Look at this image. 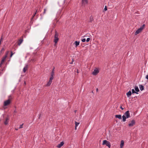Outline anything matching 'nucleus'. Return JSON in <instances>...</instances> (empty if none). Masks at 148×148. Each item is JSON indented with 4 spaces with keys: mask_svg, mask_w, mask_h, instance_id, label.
<instances>
[{
    "mask_svg": "<svg viewBox=\"0 0 148 148\" xmlns=\"http://www.w3.org/2000/svg\"><path fill=\"white\" fill-rule=\"evenodd\" d=\"M9 121V119L8 117L6 118L5 121L4 122V123L5 125H7L8 124Z\"/></svg>",
    "mask_w": 148,
    "mask_h": 148,
    "instance_id": "f8f14e48",
    "label": "nucleus"
},
{
    "mask_svg": "<svg viewBox=\"0 0 148 148\" xmlns=\"http://www.w3.org/2000/svg\"><path fill=\"white\" fill-rule=\"evenodd\" d=\"M3 64V63H1H1H0V67H1V66H2V64Z\"/></svg>",
    "mask_w": 148,
    "mask_h": 148,
    "instance_id": "58836bf2",
    "label": "nucleus"
},
{
    "mask_svg": "<svg viewBox=\"0 0 148 148\" xmlns=\"http://www.w3.org/2000/svg\"><path fill=\"white\" fill-rule=\"evenodd\" d=\"M99 72V71L97 69H95L92 72V74L94 75H96Z\"/></svg>",
    "mask_w": 148,
    "mask_h": 148,
    "instance_id": "0eeeda50",
    "label": "nucleus"
},
{
    "mask_svg": "<svg viewBox=\"0 0 148 148\" xmlns=\"http://www.w3.org/2000/svg\"><path fill=\"white\" fill-rule=\"evenodd\" d=\"M130 116L129 110L126 111L122 116V121L124 122L126 121V119L130 117Z\"/></svg>",
    "mask_w": 148,
    "mask_h": 148,
    "instance_id": "f257e3e1",
    "label": "nucleus"
},
{
    "mask_svg": "<svg viewBox=\"0 0 148 148\" xmlns=\"http://www.w3.org/2000/svg\"><path fill=\"white\" fill-rule=\"evenodd\" d=\"M53 79L52 77H50L49 81L47 82L46 86H49L51 84L52 80Z\"/></svg>",
    "mask_w": 148,
    "mask_h": 148,
    "instance_id": "423d86ee",
    "label": "nucleus"
},
{
    "mask_svg": "<svg viewBox=\"0 0 148 148\" xmlns=\"http://www.w3.org/2000/svg\"><path fill=\"white\" fill-rule=\"evenodd\" d=\"M64 142L63 141H62V142H60V144H59L57 146V147L59 148H60L64 145Z\"/></svg>",
    "mask_w": 148,
    "mask_h": 148,
    "instance_id": "9b49d317",
    "label": "nucleus"
},
{
    "mask_svg": "<svg viewBox=\"0 0 148 148\" xmlns=\"http://www.w3.org/2000/svg\"><path fill=\"white\" fill-rule=\"evenodd\" d=\"M139 87L140 90L142 91L144 89V87L142 85H139Z\"/></svg>",
    "mask_w": 148,
    "mask_h": 148,
    "instance_id": "f3484780",
    "label": "nucleus"
},
{
    "mask_svg": "<svg viewBox=\"0 0 148 148\" xmlns=\"http://www.w3.org/2000/svg\"><path fill=\"white\" fill-rule=\"evenodd\" d=\"M11 103V101L10 99H8V100L4 101V106H8Z\"/></svg>",
    "mask_w": 148,
    "mask_h": 148,
    "instance_id": "20e7f679",
    "label": "nucleus"
},
{
    "mask_svg": "<svg viewBox=\"0 0 148 148\" xmlns=\"http://www.w3.org/2000/svg\"><path fill=\"white\" fill-rule=\"evenodd\" d=\"M54 69H55V67H53V69H52V72H54Z\"/></svg>",
    "mask_w": 148,
    "mask_h": 148,
    "instance_id": "4c0bfd02",
    "label": "nucleus"
},
{
    "mask_svg": "<svg viewBox=\"0 0 148 148\" xmlns=\"http://www.w3.org/2000/svg\"><path fill=\"white\" fill-rule=\"evenodd\" d=\"M127 97H130L132 95V92L130 90L126 93Z\"/></svg>",
    "mask_w": 148,
    "mask_h": 148,
    "instance_id": "2eb2a0df",
    "label": "nucleus"
},
{
    "mask_svg": "<svg viewBox=\"0 0 148 148\" xmlns=\"http://www.w3.org/2000/svg\"><path fill=\"white\" fill-rule=\"evenodd\" d=\"M75 127H77L79 124V123H78L76 121L75 122Z\"/></svg>",
    "mask_w": 148,
    "mask_h": 148,
    "instance_id": "a878e982",
    "label": "nucleus"
},
{
    "mask_svg": "<svg viewBox=\"0 0 148 148\" xmlns=\"http://www.w3.org/2000/svg\"><path fill=\"white\" fill-rule=\"evenodd\" d=\"M6 58H7L6 56H4V57H3L2 58V60H1V62L3 63H4V61H5V59Z\"/></svg>",
    "mask_w": 148,
    "mask_h": 148,
    "instance_id": "a211bd4d",
    "label": "nucleus"
},
{
    "mask_svg": "<svg viewBox=\"0 0 148 148\" xmlns=\"http://www.w3.org/2000/svg\"><path fill=\"white\" fill-rule=\"evenodd\" d=\"M28 65H26L25 66L23 70V71L24 73H25L27 70L28 69Z\"/></svg>",
    "mask_w": 148,
    "mask_h": 148,
    "instance_id": "aec40b11",
    "label": "nucleus"
},
{
    "mask_svg": "<svg viewBox=\"0 0 148 148\" xmlns=\"http://www.w3.org/2000/svg\"><path fill=\"white\" fill-rule=\"evenodd\" d=\"M33 21H34V18H33V17H32L31 18V19L30 23H32L33 22Z\"/></svg>",
    "mask_w": 148,
    "mask_h": 148,
    "instance_id": "bb28decb",
    "label": "nucleus"
},
{
    "mask_svg": "<svg viewBox=\"0 0 148 148\" xmlns=\"http://www.w3.org/2000/svg\"><path fill=\"white\" fill-rule=\"evenodd\" d=\"M24 83L25 84L26 83H25V82Z\"/></svg>",
    "mask_w": 148,
    "mask_h": 148,
    "instance_id": "864d4df0",
    "label": "nucleus"
},
{
    "mask_svg": "<svg viewBox=\"0 0 148 148\" xmlns=\"http://www.w3.org/2000/svg\"><path fill=\"white\" fill-rule=\"evenodd\" d=\"M104 11H106L107 10V8L106 6H105V8H104Z\"/></svg>",
    "mask_w": 148,
    "mask_h": 148,
    "instance_id": "2f4dec72",
    "label": "nucleus"
},
{
    "mask_svg": "<svg viewBox=\"0 0 148 148\" xmlns=\"http://www.w3.org/2000/svg\"><path fill=\"white\" fill-rule=\"evenodd\" d=\"M23 124H22L21 125H20V126L19 127V129H21V128H23Z\"/></svg>",
    "mask_w": 148,
    "mask_h": 148,
    "instance_id": "7c9ffc66",
    "label": "nucleus"
},
{
    "mask_svg": "<svg viewBox=\"0 0 148 148\" xmlns=\"http://www.w3.org/2000/svg\"><path fill=\"white\" fill-rule=\"evenodd\" d=\"M134 89L135 91L137 92L140 91L139 90L137 86H135L134 87Z\"/></svg>",
    "mask_w": 148,
    "mask_h": 148,
    "instance_id": "412c9836",
    "label": "nucleus"
},
{
    "mask_svg": "<svg viewBox=\"0 0 148 148\" xmlns=\"http://www.w3.org/2000/svg\"><path fill=\"white\" fill-rule=\"evenodd\" d=\"M132 94H134V93H136V94H138V92H136L135 90H134V89H132Z\"/></svg>",
    "mask_w": 148,
    "mask_h": 148,
    "instance_id": "5701e85b",
    "label": "nucleus"
},
{
    "mask_svg": "<svg viewBox=\"0 0 148 148\" xmlns=\"http://www.w3.org/2000/svg\"><path fill=\"white\" fill-rule=\"evenodd\" d=\"M120 108H121V109L122 110H123L124 109V108H123L122 107V106H121L120 107Z\"/></svg>",
    "mask_w": 148,
    "mask_h": 148,
    "instance_id": "f704fd0d",
    "label": "nucleus"
},
{
    "mask_svg": "<svg viewBox=\"0 0 148 148\" xmlns=\"http://www.w3.org/2000/svg\"><path fill=\"white\" fill-rule=\"evenodd\" d=\"M13 52L12 51H11V54L10 55V57H12V55H13Z\"/></svg>",
    "mask_w": 148,
    "mask_h": 148,
    "instance_id": "72a5a7b5",
    "label": "nucleus"
},
{
    "mask_svg": "<svg viewBox=\"0 0 148 148\" xmlns=\"http://www.w3.org/2000/svg\"><path fill=\"white\" fill-rule=\"evenodd\" d=\"M36 15V13H34V15H33L32 17H33V18H34V17Z\"/></svg>",
    "mask_w": 148,
    "mask_h": 148,
    "instance_id": "a19ab883",
    "label": "nucleus"
},
{
    "mask_svg": "<svg viewBox=\"0 0 148 148\" xmlns=\"http://www.w3.org/2000/svg\"><path fill=\"white\" fill-rule=\"evenodd\" d=\"M9 53V51H6L5 54V55L4 56H7H7H8V54Z\"/></svg>",
    "mask_w": 148,
    "mask_h": 148,
    "instance_id": "c85d7f7f",
    "label": "nucleus"
},
{
    "mask_svg": "<svg viewBox=\"0 0 148 148\" xmlns=\"http://www.w3.org/2000/svg\"><path fill=\"white\" fill-rule=\"evenodd\" d=\"M96 91L97 92L98 91V88H96Z\"/></svg>",
    "mask_w": 148,
    "mask_h": 148,
    "instance_id": "37998d69",
    "label": "nucleus"
},
{
    "mask_svg": "<svg viewBox=\"0 0 148 148\" xmlns=\"http://www.w3.org/2000/svg\"><path fill=\"white\" fill-rule=\"evenodd\" d=\"M54 72H52L51 71V76L50 77H52V78L53 79V76L54 75Z\"/></svg>",
    "mask_w": 148,
    "mask_h": 148,
    "instance_id": "4be33fe9",
    "label": "nucleus"
},
{
    "mask_svg": "<svg viewBox=\"0 0 148 148\" xmlns=\"http://www.w3.org/2000/svg\"><path fill=\"white\" fill-rule=\"evenodd\" d=\"M1 41H0V45L1 44Z\"/></svg>",
    "mask_w": 148,
    "mask_h": 148,
    "instance_id": "3c124183",
    "label": "nucleus"
},
{
    "mask_svg": "<svg viewBox=\"0 0 148 148\" xmlns=\"http://www.w3.org/2000/svg\"><path fill=\"white\" fill-rule=\"evenodd\" d=\"M102 145H106V146H107L109 148H110L111 147L110 143L109 142L107 141L106 140H104L103 141Z\"/></svg>",
    "mask_w": 148,
    "mask_h": 148,
    "instance_id": "7ed1b4c3",
    "label": "nucleus"
},
{
    "mask_svg": "<svg viewBox=\"0 0 148 148\" xmlns=\"http://www.w3.org/2000/svg\"><path fill=\"white\" fill-rule=\"evenodd\" d=\"M2 40V37H1V38L0 39V41H1H1Z\"/></svg>",
    "mask_w": 148,
    "mask_h": 148,
    "instance_id": "49530a36",
    "label": "nucleus"
},
{
    "mask_svg": "<svg viewBox=\"0 0 148 148\" xmlns=\"http://www.w3.org/2000/svg\"><path fill=\"white\" fill-rule=\"evenodd\" d=\"M23 36H22L21 38L20 39H19L17 41L18 45L19 46L21 44V43L23 42Z\"/></svg>",
    "mask_w": 148,
    "mask_h": 148,
    "instance_id": "6e6552de",
    "label": "nucleus"
},
{
    "mask_svg": "<svg viewBox=\"0 0 148 148\" xmlns=\"http://www.w3.org/2000/svg\"><path fill=\"white\" fill-rule=\"evenodd\" d=\"M88 0H82V5H85L86 4H88Z\"/></svg>",
    "mask_w": 148,
    "mask_h": 148,
    "instance_id": "9d476101",
    "label": "nucleus"
},
{
    "mask_svg": "<svg viewBox=\"0 0 148 148\" xmlns=\"http://www.w3.org/2000/svg\"><path fill=\"white\" fill-rule=\"evenodd\" d=\"M90 38H88L86 40V42H89L90 40Z\"/></svg>",
    "mask_w": 148,
    "mask_h": 148,
    "instance_id": "c756f323",
    "label": "nucleus"
},
{
    "mask_svg": "<svg viewBox=\"0 0 148 148\" xmlns=\"http://www.w3.org/2000/svg\"><path fill=\"white\" fill-rule=\"evenodd\" d=\"M74 44L75 45V47H77L79 45V41H75L74 42Z\"/></svg>",
    "mask_w": 148,
    "mask_h": 148,
    "instance_id": "6ab92c4d",
    "label": "nucleus"
},
{
    "mask_svg": "<svg viewBox=\"0 0 148 148\" xmlns=\"http://www.w3.org/2000/svg\"><path fill=\"white\" fill-rule=\"evenodd\" d=\"M75 130H76V129H77V127H75Z\"/></svg>",
    "mask_w": 148,
    "mask_h": 148,
    "instance_id": "09e8293b",
    "label": "nucleus"
},
{
    "mask_svg": "<svg viewBox=\"0 0 148 148\" xmlns=\"http://www.w3.org/2000/svg\"><path fill=\"white\" fill-rule=\"evenodd\" d=\"M41 114H40V115H39V118H38V119H40V116H41Z\"/></svg>",
    "mask_w": 148,
    "mask_h": 148,
    "instance_id": "a18cd8bd",
    "label": "nucleus"
},
{
    "mask_svg": "<svg viewBox=\"0 0 148 148\" xmlns=\"http://www.w3.org/2000/svg\"><path fill=\"white\" fill-rule=\"evenodd\" d=\"M45 12H46V9H44V12H43V14H45Z\"/></svg>",
    "mask_w": 148,
    "mask_h": 148,
    "instance_id": "e433bc0d",
    "label": "nucleus"
},
{
    "mask_svg": "<svg viewBox=\"0 0 148 148\" xmlns=\"http://www.w3.org/2000/svg\"><path fill=\"white\" fill-rule=\"evenodd\" d=\"M86 41V39L85 38H84L82 40V41L83 42H85Z\"/></svg>",
    "mask_w": 148,
    "mask_h": 148,
    "instance_id": "473e14b6",
    "label": "nucleus"
},
{
    "mask_svg": "<svg viewBox=\"0 0 148 148\" xmlns=\"http://www.w3.org/2000/svg\"><path fill=\"white\" fill-rule=\"evenodd\" d=\"M73 59L72 60V62L70 63V64H73Z\"/></svg>",
    "mask_w": 148,
    "mask_h": 148,
    "instance_id": "79ce46f5",
    "label": "nucleus"
},
{
    "mask_svg": "<svg viewBox=\"0 0 148 148\" xmlns=\"http://www.w3.org/2000/svg\"><path fill=\"white\" fill-rule=\"evenodd\" d=\"M124 142L123 140H122L121 142V144L120 145V148H122L124 146Z\"/></svg>",
    "mask_w": 148,
    "mask_h": 148,
    "instance_id": "4468645a",
    "label": "nucleus"
},
{
    "mask_svg": "<svg viewBox=\"0 0 148 148\" xmlns=\"http://www.w3.org/2000/svg\"><path fill=\"white\" fill-rule=\"evenodd\" d=\"M94 20L92 16H91L89 18V21H88V23H92V21Z\"/></svg>",
    "mask_w": 148,
    "mask_h": 148,
    "instance_id": "dca6fc26",
    "label": "nucleus"
},
{
    "mask_svg": "<svg viewBox=\"0 0 148 148\" xmlns=\"http://www.w3.org/2000/svg\"><path fill=\"white\" fill-rule=\"evenodd\" d=\"M145 78L148 80V74L146 76Z\"/></svg>",
    "mask_w": 148,
    "mask_h": 148,
    "instance_id": "c9c22d12",
    "label": "nucleus"
},
{
    "mask_svg": "<svg viewBox=\"0 0 148 148\" xmlns=\"http://www.w3.org/2000/svg\"><path fill=\"white\" fill-rule=\"evenodd\" d=\"M58 34L56 31H55V34L54 36V39L53 42H54V45L56 46V44L58 42L59 40V38H58Z\"/></svg>",
    "mask_w": 148,
    "mask_h": 148,
    "instance_id": "f03ea898",
    "label": "nucleus"
},
{
    "mask_svg": "<svg viewBox=\"0 0 148 148\" xmlns=\"http://www.w3.org/2000/svg\"><path fill=\"white\" fill-rule=\"evenodd\" d=\"M145 26V24H143L140 28H141L142 30H143Z\"/></svg>",
    "mask_w": 148,
    "mask_h": 148,
    "instance_id": "393cba45",
    "label": "nucleus"
},
{
    "mask_svg": "<svg viewBox=\"0 0 148 148\" xmlns=\"http://www.w3.org/2000/svg\"><path fill=\"white\" fill-rule=\"evenodd\" d=\"M31 60L33 61V62H34V61H35L36 60H35V59H32Z\"/></svg>",
    "mask_w": 148,
    "mask_h": 148,
    "instance_id": "ea45409f",
    "label": "nucleus"
},
{
    "mask_svg": "<svg viewBox=\"0 0 148 148\" xmlns=\"http://www.w3.org/2000/svg\"><path fill=\"white\" fill-rule=\"evenodd\" d=\"M77 73H79V72H78V70H77Z\"/></svg>",
    "mask_w": 148,
    "mask_h": 148,
    "instance_id": "8fccbe9b",
    "label": "nucleus"
},
{
    "mask_svg": "<svg viewBox=\"0 0 148 148\" xmlns=\"http://www.w3.org/2000/svg\"><path fill=\"white\" fill-rule=\"evenodd\" d=\"M145 26V24H143L140 28H141L142 30H143Z\"/></svg>",
    "mask_w": 148,
    "mask_h": 148,
    "instance_id": "b1692460",
    "label": "nucleus"
},
{
    "mask_svg": "<svg viewBox=\"0 0 148 148\" xmlns=\"http://www.w3.org/2000/svg\"><path fill=\"white\" fill-rule=\"evenodd\" d=\"M143 30L140 28H138L135 32V35H136L141 32Z\"/></svg>",
    "mask_w": 148,
    "mask_h": 148,
    "instance_id": "1a4fd4ad",
    "label": "nucleus"
},
{
    "mask_svg": "<svg viewBox=\"0 0 148 148\" xmlns=\"http://www.w3.org/2000/svg\"><path fill=\"white\" fill-rule=\"evenodd\" d=\"M12 99V95H10L8 97V99H10V101Z\"/></svg>",
    "mask_w": 148,
    "mask_h": 148,
    "instance_id": "cd10ccee",
    "label": "nucleus"
},
{
    "mask_svg": "<svg viewBox=\"0 0 148 148\" xmlns=\"http://www.w3.org/2000/svg\"><path fill=\"white\" fill-rule=\"evenodd\" d=\"M115 116V117L116 118H118L119 119H122L121 115V114L116 115Z\"/></svg>",
    "mask_w": 148,
    "mask_h": 148,
    "instance_id": "ddd939ff",
    "label": "nucleus"
},
{
    "mask_svg": "<svg viewBox=\"0 0 148 148\" xmlns=\"http://www.w3.org/2000/svg\"><path fill=\"white\" fill-rule=\"evenodd\" d=\"M16 129V130H18V129Z\"/></svg>",
    "mask_w": 148,
    "mask_h": 148,
    "instance_id": "603ef678",
    "label": "nucleus"
},
{
    "mask_svg": "<svg viewBox=\"0 0 148 148\" xmlns=\"http://www.w3.org/2000/svg\"><path fill=\"white\" fill-rule=\"evenodd\" d=\"M14 112H15V113H16V112H17L16 110V109H15V110H14Z\"/></svg>",
    "mask_w": 148,
    "mask_h": 148,
    "instance_id": "c03bdc74",
    "label": "nucleus"
},
{
    "mask_svg": "<svg viewBox=\"0 0 148 148\" xmlns=\"http://www.w3.org/2000/svg\"><path fill=\"white\" fill-rule=\"evenodd\" d=\"M37 10H36V12H35V13H36V14L37 13Z\"/></svg>",
    "mask_w": 148,
    "mask_h": 148,
    "instance_id": "de8ad7c7",
    "label": "nucleus"
},
{
    "mask_svg": "<svg viewBox=\"0 0 148 148\" xmlns=\"http://www.w3.org/2000/svg\"><path fill=\"white\" fill-rule=\"evenodd\" d=\"M135 121L134 120H133L131 121V123L128 125L129 127H132L135 125Z\"/></svg>",
    "mask_w": 148,
    "mask_h": 148,
    "instance_id": "39448f33",
    "label": "nucleus"
}]
</instances>
